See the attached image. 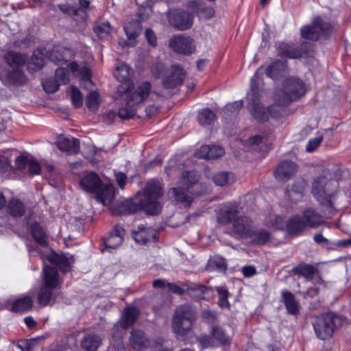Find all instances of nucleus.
<instances>
[{"mask_svg":"<svg viewBox=\"0 0 351 351\" xmlns=\"http://www.w3.org/2000/svg\"><path fill=\"white\" fill-rule=\"evenodd\" d=\"M261 69H259L251 80L252 93L248 94L247 99L250 101L249 110L252 115L258 121H265L270 117L277 118L280 114V106H286L291 101L302 97L306 93L305 84L300 79L294 77L287 78L283 85L282 89L278 93L277 101L279 104L271 106L265 109L259 104L255 97L258 88V83L260 80L259 75Z\"/></svg>","mask_w":351,"mask_h":351,"instance_id":"obj_1","label":"nucleus"},{"mask_svg":"<svg viewBox=\"0 0 351 351\" xmlns=\"http://www.w3.org/2000/svg\"><path fill=\"white\" fill-rule=\"evenodd\" d=\"M152 84L149 82H144L135 90L131 88L129 84H123L118 88L117 93L122 101L123 107L120 108L118 113L110 110L104 117L106 124H112L117 116L121 119H130L136 114L134 107L146 99L150 93Z\"/></svg>","mask_w":351,"mask_h":351,"instance_id":"obj_2","label":"nucleus"},{"mask_svg":"<svg viewBox=\"0 0 351 351\" xmlns=\"http://www.w3.org/2000/svg\"><path fill=\"white\" fill-rule=\"evenodd\" d=\"M111 210L114 215H130L139 211L154 215V180H149L134 197L112 205Z\"/></svg>","mask_w":351,"mask_h":351,"instance_id":"obj_3","label":"nucleus"},{"mask_svg":"<svg viewBox=\"0 0 351 351\" xmlns=\"http://www.w3.org/2000/svg\"><path fill=\"white\" fill-rule=\"evenodd\" d=\"M218 221L223 224H231L233 232L242 238H250L252 242L258 245L265 244L269 239V233L263 230L251 231V221L246 217L237 216L235 208H228L218 216Z\"/></svg>","mask_w":351,"mask_h":351,"instance_id":"obj_4","label":"nucleus"},{"mask_svg":"<svg viewBox=\"0 0 351 351\" xmlns=\"http://www.w3.org/2000/svg\"><path fill=\"white\" fill-rule=\"evenodd\" d=\"M198 180L199 176L195 171L183 172L178 180V186L172 189L175 199L189 206L193 201V196L200 194L196 191L199 187Z\"/></svg>","mask_w":351,"mask_h":351,"instance_id":"obj_5","label":"nucleus"},{"mask_svg":"<svg viewBox=\"0 0 351 351\" xmlns=\"http://www.w3.org/2000/svg\"><path fill=\"white\" fill-rule=\"evenodd\" d=\"M136 1L137 3L141 4L143 11L139 12L137 19L128 21L124 25V31L128 36V41L125 43V45L129 47H134L136 45V38L141 34L142 30L141 21L147 19L153 12V0Z\"/></svg>","mask_w":351,"mask_h":351,"instance_id":"obj_6","label":"nucleus"},{"mask_svg":"<svg viewBox=\"0 0 351 351\" xmlns=\"http://www.w3.org/2000/svg\"><path fill=\"white\" fill-rule=\"evenodd\" d=\"M338 188L337 180H329L326 176H319L313 182L312 193L320 204L331 206Z\"/></svg>","mask_w":351,"mask_h":351,"instance_id":"obj_7","label":"nucleus"},{"mask_svg":"<svg viewBox=\"0 0 351 351\" xmlns=\"http://www.w3.org/2000/svg\"><path fill=\"white\" fill-rule=\"evenodd\" d=\"M138 315L139 310L138 308H125L119 322L114 325L113 329L116 331L113 332L112 338L117 351H126L122 341V338L125 334L123 330L128 329L134 324Z\"/></svg>","mask_w":351,"mask_h":351,"instance_id":"obj_8","label":"nucleus"},{"mask_svg":"<svg viewBox=\"0 0 351 351\" xmlns=\"http://www.w3.org/2000/svg\"><path fill=\"white\" fill-rule=\"evenodd\" d=\"M195 320V313L189 305H181L175 311L172 319V329L178 335H187Z\"/></svg>","mask_w":351,"mask_h":351,"instance_id":"obj_9","label":"nucleus"},{"mask_svg":"<svg viewBox=\"0 0 351 351\" xmlns=\"http://www.w3.org/2000/svg\"><path fill=\"white\" fill-rule=\"evenodd\" d=\"M342 322L343 317L341 316L328 313L316 318L313 323V328L317 337L325 340L332 337L334 328L340 326Z\"/></svg>","mask_w":351,"mask_h":351,"instance_id":"obj_10","label":"nucleus"},{"mask_svg":"<svg viewBox=\"0 0 351 351\" xmlns=\"http://www.w3.org/2000/svg\"><path fill=\"white\" fill-rule=\"evenodd\" d=\"M322 222L321 215L313 209L308 208L304 210L302 217L294 216L290 219L287 227L291 233H297L306 226H317Z\"/></svg>","mask_w":351,"mask_h":351,"instance_id":"obj_11","label":"nucleus"},{"mask_svg":"<svg viewBox=\"0 0 351 351\" xmlns=\"http://www.w3.org/2000/svg\"><path fill=\"white\" fill-rule=\"evenodd\" d=\"M211 337L207 335H202L198 338L199 346L201 349L213 347L215 344L229 346L231 342L230 337L220 326L212 325L210 328Z\"/></svg>","mask_w":351,"mask_h":351,"instance_id":"obj_12","label":"nucleus"},{"mask_svg":"<svg viewBox=\"0 0 351 351\" xmlns=\"http://www.w3.org/2000/svg\"><path fill=\"white\" fill-rule=\"evenodd\" d=\"M330 32V24L320 17L315 18L311 25H306L300 29L301 36L311 40H317L321 36H327Z\"/></svg>","mask_w":351,"mask_h":351,"instance_id":"obj_13","label":"nucleus"},{"mask_svg":"<svg viewBox=\"0 0 351 351\" xmlns=\"http://www.w3.org/2000/svg\"><path fill=\"white\" fill-rule=\"evenodd\" d=\"M169 47L174 52L184 55L191 54L195 50L194 40L189 36L182 35H176L171 38Z\"/></svg>","mask_w":351,"mask_h":351,"instance_id":"obj_14","label":"nucleus"},{"mask_svg":"<svg viewBox=\"0 0 351 351\" xmlns=\"http://www.w3.org/2000/svg\"><path fill=\"white\" fill-rule=\"evenodd\" d=\"M293 271L295 273L305 276L307 279L313 280L315 285L318 286L315 289L309 288L308 289L307 293L311 297L316 295L321 287H324L323 280L319 276H317L314 277L315 270L312 265L306 263H302L295 267L293 269Z\"/></svg>","mask_w":351,"mask_h":351,"instance_id":"obj_15","label":"nucleus"},{"mask_svg":"<svg viewBox=\"0 0 351 351\" xmlns=\"http://www.w3.org/2000/svg\"><path fill=\"white\" fill-rule=\"evenodd\" d=\"M185 77V72L178 65H173L162 76L163 86L167 88H173L180 85Z\"/></svg>","mask_w":351,"mask_h":351,"instance_id":"obj_16","label":"nucleus"},{"mask_svg":"<svg viewBox=\"0 0 351 351\" xmlns=\"http://www.w3.org/2000/svg\"><path fill=\"white\" fill-rule=\"evenodd\" d=\"M170 23L180 30L190 28L193 24V18L184 11H173L169 14Z\"/></svg>","mask_w":351,"mask_h":351,"instance_id":"obj_17","label":"nucleus"},{"mask_svg":"<svg viewBox=\"0 0 351 351\" xmlns=\"http://www.w3.org/2000/svg\"><path fill=\"white\" fill-rule=\"evenodd\" d=\"M0 80L6 86H21L26 82V77L21 69H13L5 73L0 71Z\"/></svg>","mask_w":351,"mask_h":351,"instance_id":"obj_18","label":"nucleus"},{"mask_svg":"<svg viewBox=\"0 0 351 351\" xmlns=\"http://www.w3.org/2000/svg\"><path fill=\"white\" fill-rule=\"evenodd\" d=\"M57 147L69 154H77L80 149V141L71 136H58L56 142Z\"/></svg>","mask_w":351,"mask_h":351,"instance_id":"obj_19","label":"nucleus"},{"mask_svg":"<svg viewBox=\"0 0 351 351\" xmlns=\"http://www.w3.org/2000/svg\"><path fill=\"white\" fill-rule=\"evenodd\" d=\"M60 293L58 289H55L43 285L38 293V302L43 306L52 304L56 302Z\"/></svg>","mask_w":351,"mask_h":351,"instance_id":"obj_20","label":"nucleus"},{"mask_svg":"<svg viewBox=\"0 0 351 351\" xmlns=\"http://www.w3.org/2000/svg\"><path fill=\"white\" fill-rule=\"evenodd\" d=\"M297 167L291 161H283L277 167L274 172L276 178L281 182H286L296 172Z\"/></svg>","mask_w":351,"mask_h":351,"instance_id":"obj_21","label":"nucleus"},{"mask_svg":"<svg viewBox=\"0 0 351 351\" xmlns=\"http://www.w3.org/2000/svg\"><path fill=\"white\" fill-rule=\"evenodd\" d=\"M43 285L58 289L62 284L58 270L51 266L45 265L43 268Z\"/></svg>","mask_w":351,"mask_h":351,"instance_id":"obj_22","label":"nucleus"},{"mask_svg":"<svg viewBox=\"0 0 351 351\" xmlns=\"http://www.w3.org/2000/svg\"><path fill=\"white\" fill-rule=\"evenodd\" d=\"M102 183L101 178L97 174L90 172L82 178L80 186L84 191L95 193L102 186Z\"/></svg>","mask_w":351,"mask_h":351,"instance_id":"obj_23","label":"nucleus"},{"mask_svg":"<svg viewBox=\"0 0 351 351\" xmlns=\"http://www.w3.org/2000/svg\"><path fill=\"white\" fill-rule=\"evenodd\" d=\"M131 346L138 350H141L149 345V340L141 330H133L129 339Z\"/></svg>","mask_w":351,"mask_h":351,"instance_id":"obj_24","label":"nucleus"},{"mask_svg":"<svg viewBox=\"0 0 351 351\" xmlns=\"http://www.w3.org/2000/svg\"><path fill=\"white\" fill-rule=\"evenodd\" d=\"M123 228L119 226H116L104 241L106 247L115 249L119 247L123 242Z\"/></svg>","mask_w":351,"mask_h":351,"instance_id":"obj_25","label":"nucleus"},{"mask_svg":"<svg viewBox=\"0 0 351 351\" xmlns=\"http://www.w3.org/2000/svg\"><path fill=\"white\" fill-rule=\"evenodd\" d=\"M47 260L50 263L56 266L64 274L69 271L70 269L69 258L64 254H58L55 252H51L47 256Z\"/></svg>","mask_w":351,"mask_h":351,"instance_id":"obj_26","label":"nucleus"},{"mask_svg":"<svg viewBox=\"0 0 351 351\" xmlns=\"http://www.w3.org/2000/svg\"><path fill=\"white\" fill-rule=\"evenodd\" d=\"M132 235L136 243L146 245L151 239L154 238V229L151 227L138 226V230L132 231Z\"/></svg>","mask_w":351,"mask_h":351,"instance_id":"obj_27","label":"nucleus"},{"mask_svg":"<svg viewBox=\"0 0 351 351\" xmlns=\"http://www.w3.org/2000/svg\"><path fill=\"white\" fill-rule=\"evenodd\" d=\"M96 194L97 200L103 205H107L112 203L114 197V189L111 185H105L99 187Z\"/></svg>","mask_w":351,"mask_h":351,"instance_id":"obj_28","label":"nucleus"},{"mask_svg":"<svg viewBox=\"0 0 351 351\" xmlns=\"http://www.w3.org/2000/svg\"><path fill=\"white\" fill-rule=\"evenodd\" d=\"M5 62L13 69H21L25 64L27 57L18 52L10 51L4 56Z\"/></svg>","mask_w":351,"mask_h":351,"instance_id":"obj_29","label":"nucleus"},{"mask_svg":"<svg viewBox=\"0 0 351 351\" xmlns=\"http://www.w3.org/2000/svg\"><path fill=\"white\" fill-rule=\"evenodd\" d=\"M68 66L74 75L80 76L82 83L84 84V85H90L92 84L90 80L91 72L88 67L83 66L79 68L78 64L75 62L69 63Z\"/></svg>","mask_w":351,"mask_h":351,"instance_id":"obj_30","label":"nucleus"},{"mask_svg":"<svg viewBox=\"0 0 351 351\" xmlns=\"http://www.w3.org/2000/svg\"><path fill=\"white\" fill-rule=\"evenodd\" d=\"M31 234L34 240L42 246H47L48 242L46 233L40 223H32L29 226Z\"/></svg>","mask_w":351,"mask_h":351,"instance_id":"obj_31","label":"nucleus"},{"mask_svg":"<svg viewBox=\"0 0 351 351\" xmlns=\"http://www.w3.org/2000/svg\"><path fill=\"white\" fill-rule=\"evenodd\" d=\"M277 51L279 56L290 58H298L302 56V51L300 49L293 47L286 43L280 44L277 47Z\"/></svg>","mask_w":351,"mask_h":351,"instance_id":"obj_32","label":"nucleus"},{"mask_svg":"<svg viewBox=\"0 0 351 351\" xmlns=\"http://www.w3.org/2000/svg\"><path fill=\"white\" fill-rule=\"evenodd\" d=\"M282 295L284 303L289 313L296 315L299 313L300 305L295 300L294 295L289 291H282Z\"/></svg>","mask_w":351,"mask_h":351,"instance_id":"obj_33","label":"nucleus"},{"mask_svg":"<svg viewBox=\"0 0 351 351\" xmlns=\"http://www.w3.org/2000/svg\"><path fill=\"white\" fill-rule=\"evenodd\" d=\"M132 74L133 69L128 64L124 62H120L117 64L114 75L117 80L120 82H128Z\"/></svg>","mask_w":351,"mask_h":351,"instance_id":"obj_34","label":"nucleus"},{"mask_svg":"<svg viewBox=\"0 0 351 351\" xmlns=\"http://www.w3.org/2000/svg\"><path fill=\"white\" fill-rule=\"evenodd\" d=\"M8 212L14 217H20L25 214V207L20 199L12 198L8 205Z\"/></svg>","mask_w":351,"mask_h":351,"instance_id":"obj_35","label":"nucleus"},{"mask_svg":"<svg viewBox=\"0 0 351 351\" xmlns=\"http://www.w3.org/2000/svg\"><path fill=\"white\" fill-rule=\"evenodd\" d=\"M306 187V182L304 180L300 179L295 182L291 190H288V195L292 201L300 199Z\"/></svg>","mask_w":351,"mask_h":351,"instance_id":"obj_36","label":"nucleus"},{"mask_svg":"<svg viewBox=\"0 0 351 351\" xmlns=\"http://www.w3.org/2000/svg\"><path fill=\"white\" fill-rule=\"evenodd\" d=\"M101 339L95 335L88 334L85 335L81 341V346L87 351H94L100 345Z\"/></svg>","mask_w":351,"mask_h":351,"instance_id":"obj_37","label":"nucleus"},{"mask_svg":"<svg viewBox=\"0 0 351 351\" xmlns=\"http://www.w3.org/2000/svg\"><path fill=\"white\" fill-rule=\"evenodd\" d=\"M33 305L32 300L25 296L16 300L12 305V311L16 313H24L29 311Z\"/></svg>","mask_w":351,"mask_h":351,"instance_id":"obj_38","label":"nucleus"},{"mask_svg":"<svg viewBox=\"0 0 351 351\" xmlns=\"http://www.w3.org/2000/svg\"><path fill=\"white\" fill-rule=\"evenodd\" d=\"M213 180L216 185L224 186L233 183L234 182V178L232 173L228 172H219L213 176Z\"/></svg>","mask_w":351,"mask_h":351,"instance_id":"obj_39","label":"nucleus"},{"mask_svg":"<svg viewBox=\"0 0 351 351\" xmlns=\"http://www.w3.org/2000/svg\"><path fill=\"white\" fill-rule=\"evenodd\" d=\"M286 62L278 60L267 69V75L272 79L277 77L286 69Z\"/></svg>","mask_w":351,"mask_h":351,"instance_id":"obj_40","label":"nucleus"},{"mask_svg":"<svg viewBox=\"0 0 351 351\" xmlns=\"http://www.w3.org/2000/svg\"><path fill=\"white\" fill-rule=\"evenodd\" d=\"M215 114L208 108L203 109L198 114V121L202 125L211 124L215 119Z\"/></svg>","mask_w":351,"mask_h":351,"instance_id":"obj_41","label":"nucleus"},{"mask_svg":"<svg viewBox=\"0 0 351 351\" xmlns=\"http://www.w3.org/2000/svg\"><path fill=\"white\" fill-rule=\"evenodd\" d=\"M59 9L64 13L68 14L70 16H80L81 18H84V16L86 15L85 10L81 9V8H76L74 7H71L69 5L66 4H60L58 5Z\"/></svg>","mask_w":351,"mask_h":351,"instance_id":"obj_42","label":"nucleus"},{"mask_svg":"<svg viewBox=\"0 0 351 351\" xmlns=\"http://www.w3.org/2000/svg\"><path fill=\"white\" fill-rule=\"evenodd\" d=\"M95 33L100 38H106L108 36L111 30L112 27L109 22L101 23L98 25H96L93 29Z\"/></svg>","mask_w":351,"mask_h":351,"instance_id":"obj_43","label":"nucleus"},{"mask_svg":"<svg viewBox=\"0 0 351 351\" xmlns=\"http://www.w3.org/2000/svg\"><path fill=\"white\" fill-rule=\"evenodd\" d=\"M42 85L45 92L48 93H54L59 88V82H57L56 78H47L42 81Z\"/></svg>","mask_w":351,"mask_h":351,"instance_id":"obj_44","label":"nucleus"},{"mask_svg":"<svg viewBox=\"0 0 351 351\" xmlns=\"http://www.w3.org/2000/svg\"><path fill=\"white\" fill-rule=\"evenodd\" d=\"M217 291L219 295L218 304L221 308H228L230 304L228 301L229 293L225 287H217Z\"/></svg>","mask_w":351,"mask_h":351,"instance_id":"obj_45","label":"nucleus"},{"mask_svg":"<svg viewBox=\"0 0 351 351\" xmlns=\"http://www.w3.org/2000/svg\"><path fill=\"white\" fill-rule=\"evenodd\" d=\"M56 80L60 84H66L70 80V74L67 69L60 67L56 71Z\"/></svg>","mask_w":351,"mask_h":351,"instance_id":"obj_46","label":"nucleus"},{"mask_svg":"<svg viewBox=\"0 0 351 351\" xmlns=\"http://www.w3.org/2000/svg\"><path fill=\"white\" fill-rule=\"evenodd\" d=\"M69 53V51L67 50H64L62 53L58 51L53 50L49 56V60L57 64H64L67 62L65 54Z\"/></svg>","mask_w":351,"mask_h":351,"instance_id":"obj_47","label":"nucleus"},{"mask_svg":"<svg viewBox=\"0 0 351 351\" xmlns=\"http://www.w3.org/2000/svg\"><path fill=\"white\" fill-rule=\"evenodd\" d=\"M31 60L36 69H42L45 64V58L40 50H36L34 52Z\"/></svg>","mask_w":351,"mask_h":351,"instance_id":"obj_48","label":"nucleus"},{"mask_svg":"<svg viewBox=\"0 0 351 351\" xmlns=\"http://www.w3.org/2000/svg\"><path fill=\"white\" fill-rule=\"evenodd\" d=\"M99 94L96 91L90 92L86 98V104L88 109L95 110L97 108L99 103Z\"/></svg>","mask_w":351,"mask_h":351,"instance_id":"obj_49","label":"nucleus"},{"mask_svg":"<svg viewBox=\"0 0 351 351\" xmlns=\"http://www.w3.org/2000/svg\"><path fill=\"white\" fill-rule=\"evenodd\" d=\"M71 99L75 108H80L82 105V95L79 89L75 86H73L71 88Z\"/></svg>","mask_w":351,"mask_h":351,"instance_id":"obj_50","label":"nucleus"},{"mask_svg":"<svg viewBox=\"0 0 351 351\" xmlns=\"http://www.w3.org/2000/svg\"><path fill=\"white\" fill-rule=\"evenodd\" d=\"M289 223L288 222H286L284 219V218L281 216H276L274 217V221H271V227L276 228V229H283L284 228H286L287 230L290 232V230L288 229L287 225Z\"/></svg>","mask_w":351,"mask_h":351,"instance_id":"obj_51","label":"nucleus"},{"mask_svg":"<svg viewBox=\"0 0 351 351\" xmlns=\"http://www.w3.org/2000/svg\"><path fill=\"white\" fill-rule=\"evenodd\" d=\"M208 154V160L215 159L222 156L224 154V150L221 147L210 145V151Z\"/></svg>","mask_w":351,"mask_h":351,"instance_id":"obj_52","label":"nucleus"},{"mask_svg":"<svg viewBox=\"0 0 351 351\" xmlns=\"http://www.w3.org/2000/svg\"><path fill=\"white\" fill-rule=\"evenodd\" d=\"M242 106H243V101L239 100V101H236L231 104H228L226 106L225 110L228 113L236 114L242 108Z\"/></svg>","mask_w":351,"mask_h":351,"instance_id":"obj_53","label":"nucleus"},{"mask_svg":"<svg viewBox=\"0 0 351 351\" xmlns=\"http://www.w3.org/2000/svg\"><path fill=\"white\" fill-rule=\"evenodd\" d=\"M322 141V136H319L312 139H310L306 147V150L308 152H312L320 145Z\"/></svg>","mask_w":351,"mask_h":351,"instance_id":"obj_54","label":"nucleus"},{"mask_svg":"<svg viewBox=\"0 0 351 351\" xmlns=\"http://www.w3.org/2000/svg\"><path fill=\"white\" fill-rule=\"evenodd\" d=\"M209 265L210 266H215L219 269H226L225 261L223 258L219 256H214L213 258H210L209 261Z\"/></svg>","mask_w":351,"mask_h":351,"instance_id":"obj_55","label":"nucleus"},{"mask_svg":"<svg viewBox=\"0 0 351 351\" xmlns=\"http://www.w3.org/2000/svg\"><path fill=\"white\" fill-rule=\"evenodd\" d=\"M36 342V339H31L27 340H21L18 343V347L22 351H29L31 348L34 346V344Z\"/></svg>","mask_w":351,"mask_h":351,"instance_id":"obj_56","label":"nucleus"},{"mask_svg":"<svg viewBox=\"0 0 351 351\" xmlns=\"http://www.w3.org/2000/svg\"><path fill=\"white\" fill-rule=\"evenodd\" d=\"M210 145H203L195 152V156L197 158H204L208 160V152Z\"/></svg>","mask_w":351,"mask_h":351,"instance_id":"obj_57","label":"nucleus"},{"mask_svg":"<svg viewBox=\"0 0 351 351\" xmlns=\"http://www.w3.org/2000/svg\"><path fill=\"white\" fill-rule=\"evenodd\" d=\"M29 172L32 175H38L40 173V166L38 162L35 160H29L28 162Z\"/></svg>","mask_w":351,"mask_h":351,"instance_id":"obj_58","label":"nucleus"},{"mask_svg":"<svg viewBox=\"0 0 351 351\" xmlns=\"http://www.w3.org/2000/svg\"><path fill=\"white\" fill-rule=\"evenodd\" d=\"M202 316L208 322H213L217 319V314L215 311L206 310L203 312Z\"/></svg>","mask_w":351,"mask_h":351,"instance_id":"obj_59","label":"nucleus"},{"mask_svg":"<svg viewBox=\"0 0 351 351\" xmlns=\"http://www.w3.org/2000/svg\"><path fill=\"white\" fill-rule=\"evenodd\" d=\"M115 178L119 186L122 189H124L127 180L126 175L122 172H118L115 173Z\"/></svg>","mask_w":351,"mask_h":351,"instance_id":"obj_60","label":"nucleus"},{"mask_svg":"<svg viewBox=\"0 0 351 351\" xmlns=\"http://www.w3.org/2000/svg\"><path fill=\"white\" fill-rule=\"evenodd\" d=\"M27 164V159L26 157L20 156L15 160V165L18 169H24Z\"/></svg>","mask_w":351,"mask_h":351,"instance_id":"obj_61","label":"nucleus"},{"mask_svg":"<svg viewBox=\"0 0 351 351\" xmlns=\"http://www.w3.org/2000/svg\"><path fill=\"white\" fill-rule=\"evenodd\" d=\"M10 165V160L5 156H0V171H6Z\"/></svg>","mask_w":351,"mask_h":351,"instance_id":"obj_62","label":"nucleus"},{"mask_svg":"<svg viewBox=\"0 0 351 351\" xmlns=\"http://www.w3.org/2000/svg\"><path fill=\"white\" fill-rule=\"evenodd\" d=\"M242 272L244 276L251 277L256 274V269L252 266H245L243 267Z\"/></svg>","mask_w":351,"mask_h":351,"instance_id":"obj_63","label":"nucleus"},{"mask_svg":"<svg viewBox=\"0 0 351 351\" xmlns=\"http://www.w3.org/2000/svg\"><path fill=\"white\" fill-rule=\"evenodd\" d=\"M165 66L162 63H158L155 68V78L160 77L164 73Z\"/></svg>","mask_w":351,"mask_h":351,"instance_id":"obj_64","label":"nucleus"}]
</instances>
